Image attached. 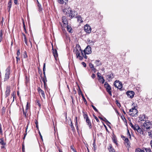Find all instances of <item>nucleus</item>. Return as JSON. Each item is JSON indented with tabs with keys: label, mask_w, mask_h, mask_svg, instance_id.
I'll list each match as a JSON object with an SVG mask.
<instances>
[{
	"label": "nucleus",
	"mask_w": 152,
	"mask_h": 152,
	"mask_svg": "<svg viewBox=\"0 0 152 152\" xmlns=\"http://www.w3.org/2000/svg\"><path fill=\"white\" fill-rule=\"evenodd\" d=\"M148 136L150 137H152V131L148 132Z\"/></svg>",
	"instance_id": "nucleus-49"
},
{
	"label": "nucleus",
	"mask_w": 152,
	"mask_h": 152,
	"mask_svg": "<svg viewBox=\"0 0 152 152\" xmlns=\"http://www.w3.org/2000/svg\"><path fill=\"white\" fill-rule=\"evenodd\" d=\"M139 129H138L137 133H138V134H143V132L142 131V129L141 128L140 126Z\"/></svg>",
	"instance_id": "nucleus-25"
},
{
	"label": "nucleus",
	"mask_w": 152,
	"mask_h": 152,
	"mask_svg": "<svg viewBox=\"0 0 152 152\" xmlns=\"http://www.w3.org/2000/svg\"><path fill=\"white\" fill-rule=\"evenodd\" d=\"M86 122L88 125L89 126V127L90 129H91L92 128V126L91 123L89 119H88L86 120Z\"/></svg>",
	"instance_id": "nucleus-21"
},
{
	"label": "nucleus",
	"mask_w": 152,
	"mask_h": 152,
	"mask_svg": "<svg viewBox=\"0 0 152 152\" xmlns=\"http://www.w3.org/2000/svg\"><path fill=\"white\" fill-rule=\"evenodd\" d=\"M71 149L74 152H77V151L73 147L72 145L70 146Z\"/></svg>",
	"instance_id": "nucleus-50"
},
{
	"label": "nucleus",
	"mask_w": 152,
	"mask_h": 152,
	"mask_svg": "<svg viewBox=\"0 0 152 152\" xmlns=\"http://www.w3.org/2000/svg\"><path fill=\"white\" fill-rule=\"evenodd\" d=\"M93 116L97 122H99V119L97 118L96 116L94 115H93Z\"/></svg>",
	"instance_id": "nucleus-54"
},
{
	"label": "nucleus",
	"mask_w": 152,
	"mask_h": 152,
	"mask_svg": "<svg viewBox=\"0 0 152 152\" xmlns=\"http://www.w3.org/2000/svg\"><path fill=\"white\" fill-rule=\"evenodd\" d=\"M91 106L93 108V109L96 112H98V111L97 109L96 108V107L93 105H91Z\"/></svg>",
	"instance_id": "nucleus-41"
},
{
	"label": "nucleus",
	"mask_w": 152,
	"mask_h": 152,
	"mask_svg": "<svg viewBox=\"0 0 152 152\" xmlns=\"http://www.w3.org/2000/svg\"><path fill=\"white\" fill-rule=\"evenodd\" d=\"M91 49V48L90 46L88 45L84 50V52L85 54H91L92 52Z\"/></svg>",
	"instance_id": "nucleus-9"
},
{
	"label": "nucleus",
	"mask_w": 152,
	"mask_h": 152,
	"mask_svg": "<svg viewBox=\"0 0 152 152\" xmlns=\"http://www.w3.org/2000/svg\"><path fill=\"white\" fill-rule=\"evenodd\" d=\"M82 64L83 65V66L84 67H86V64L84 62H82Z\"/></svg>",
	"instance_id": "nucleus-60"
},
{
	"label": "nucleus",
	"mask_w": 152,
	"mask_h": 152,
	"mask_svg": "<svg viewBox=\"0 0 152 152\" xmlns=\"http://www.w3.org/2000/svg\"><path fill=\"white\" fill-rule=\"evenodd\" d=\"M66 26L67 31L70 33H72V28L70 26L68 25H66Z\"/></svg>",
	"instance_id": "nucleus-23"
},
{
	"label": "nucleus",
	"mask_w": 152,
	"mask_h": 152,
	"mask_svg": "<svg viewBox=\"0 0 152 152\" xmlns=\"http://www.w3.org/2000/svg\"><path fill=\"white\" fill-rule=\"evenodd\" d=\"M70 125L72 129V130L73 131L75 130L74 127L72 124V122H71V124H70Z\"/></svg>",
	"instance_id": "nucleus-43"
},
{
	"label": "nucleus",
	"mask_w": 152,
	"mask_h": 152,
	"mask_svg": "<svg viewBox=\"0 0 152 152\" xmlns=\"http://www.w3.org/2000/svg\"><path fill=\"white\" fill-rule=\"evenodd\" d=\"M80 50H76L75 51V53L76 54V56L77 58H78L79 56H80Z\"/></svg>",
	"instance_id": "nucleus-29"
},
{
	"label": "nucleus",
	"mask_w": 152,
	"mask_h": 152,
	"mask_svg": "<svg viewBox=\"0 0 152 152\" xmlns=\"http://www.w3.org/2000/svg\"><path fill=\"white\" fill-rule=\"evenodd\" d=\"M82 97L83 99V100L84 101V102H85L86 104L87 103L86 100L85 98L84 95H83V94H82Z\"/></svg>",
	"instance_id": "nucleus-35"
},
{
	"label": "nucleus",
	"mask_w": 152,
	"mask_h": 152,
	"mask_svg": "<svg viewBox=\"0 0 152 152\" xmlns=\"http://www.w3.org/2000/svg\"><path fill=\"white\" fill-rule=\"evenodd\" d=\"M75 49L76 50H81L80 47L78 44L76 45Z\"/></svg>",
	"instance_id": "nucleus-30"
},
{
	"label": "nucleus",
	"mask_w": 152,
	"mask_h": 152,
	"mask_svg": "<svg viewBox=\"0 0 152 152\" xmlns=\"http://www.w3.org/2000/svg\"><path fill=\"white\" fill-rule=\"evenodd\" d=\"M0 144L1 145H6V143L4 142L3 138H0Z\"/></svg>",
	"instance_id": "nucleus-27"
},
{
	"label": "nucleus",
	"mask_w": 152,
	"mask_h": 152,
	"mask_svg": "<svg viewBox=\"0 0 152 152\" xmlns=\"http://www.w3.org/2000/svg\"><path fill=\"white\" fill-rule=\"evenodd\" d=\"M84 30L86 33H90L91 32V26L89 25L86 24L84 26Z\"/></svg>",
	"instance_id": "nucleus-10"
},
{
	"label": "nucleus",
	"mask_w": 152,
	"mask_h": 152,
	"mask_svg": "<svg viewBox=\"0 0 152 152\" xmlns=\"http://www.w3.org/2000/svg\"><path fill=\"white\" fill-rule=\"evenodd\" d=\"M83 116H84V118L86 119V120L89 119L88 117L87 114H84L83 115Z\"/></svg>",
	"instance_id": "nucleus-39"
},
{
	"label": "nucleus",
	"mask_w": 152,
	"mask_h": 152,
	"mask_svg": "<svg viewBox=\"0 0 152 152\" xmlns=\"http://www.w3.org/2000/svg\"><path fill=\"white\" fill-rule=\"evenodd\" d=\"M135 152H145V151H144V150L137 148L135 150Z\"/></svg>",
	"instance_id": "nucleus-28"
},
{
	"label": "nucleus",
	"mask_w": 152,
	"mask_h": 152,
	"mask_svg": "<svg viewBox=\"0 0 152 152\" xmlns=\"http://www.w3.org/2000/svg\"><path fill=\"white\" fill-rule=\"evenodd\" d=\"M100 74L99 72H98L97 73V76L99 78V79H98L99 80H100V79H101V78H102V77H103L101 76H100Z\"/></svg>",
	"instance_id": "nucleus-38"
},
{
	"label": "nucleus",
	"mask_w": 152,
	"mask_h": 152,
	"mask_svg": "<svg viewBox=\"0 0 152 152\" xmlns=\"http://www.w3.org/2000/svg\"><path fill=\"white\" fill-rule=\"evenodd\" d=\"M89 66L90 67L91 69L94 68V65L92 63H90L89 64Z\"/></svg>",
	"instance_id": "nucleus-45"
},
{
	"label": "nucleus",
	"mask_w": 152,
	"mask_h": 152,
	"mask_svg": "<svg viewBox=\"0 0 152 152\" xmlns=\"http://www.w3.org/2000/svg\"><path fill=\"white\" fill-rule=\"evenodd\" d=\"M144 128L147 130L150 129L151 127H152V124L150 122H145L143 124Z\"/></svg>",
	"instance_id": "nucleus-4"
},
{
	"label": "nucleus",
	"mask_w": 152,
	"mask_h": 152,
	"mask_svg": "<svg viewBox=\"0 0 152 152\" xmlns=\"http://www.w3.org/2000/svg\"><path fill=\"white\" fill-rule=\"evenodd\" d=\"M93 147H94V151H96V145L95 142V140L94 141V142H93Z\"/></svg>",
	"instance_id": "nucleus-34"
},
{
	"label": "nucleus",
	"mask_w": 152,
	"mask_h": 152,
	"mask_svg": "<svg viewBox=\"0 0 152 152\" xmlns=\"http://www.w3.org/2000/svg\"><path fill=\"white\" fill-rule=\"evenodd\" d=\"M25 151L24 145L23 144H22V151L24 152Z\"/></svg>",
	"instance_id": "nucleus-62"
},
{
	"label": "nucleus",
	"mask_w": 152,
	"mask_h": 152,
	"mask_svg": "<svg viewBox=\"0 0 152 152\" xmlns=\"http://www.w3.org/2000/svg\"><path fill=\"white\" fill-rule=\"evenodd\" d=\"M104 86L106 88L107 91L109 95L111 96V88L110 85L108 84V83L106 82L104 84Z\"/></svg>",
	"instance_id": "nucleus-3"
},
{
	"label": "nucleus",
	"mask_w": 152,
	"mask_h": 152,
	"mask_svg": "<svg viewBox=\"0 0 152 152\" xmlns=\"http://www.w3.org/2000/svg\"><path fill=\"white\" fill-rule=\"evenodd\" d=\"M40 149L41 152H44L45 151V149L43 146H40Z\"/></svg>",
	"instance_id": "nucleus-31"
},
{
	"label": "nucleus",
	"mask_w": 152,
	"mask_h": 152,
	"mask_svg": "<svg viewBox=\"0 0 152 152\" xmlns=\"http://www.w3.org/2000/svg\"><path fill=\"white\" fill-rule=\"evenodd\" d=\"M81 53H82V54L83 55V56L84 57V58L86 59L87 57L86 56V54H85H85L83 55V53L82 52V51H81Z\"/></svg>",
	"instance_id": "nucleus-58"
},
{
	"label": "nucleus",
	"mask_w": 152,
	"mask_h": 152,
	"mask_svg": "<svg viewBox=\"0 0 152 152\" xmlns=\"http://www.w3.org/2000/svg\"><path fill=\"white\" fill-rule=\"evenodd\" d=\"M69 11L68 10H67V11L69 12V15L68 16L70 18H74L75 15H77V12L74 10H72L71 8L70 7L69 8ZM67 10L66 9H64L63 10V11L64 12H66V14L67 13Z\"/></svg>",
	"instance_id": "nucleus-1"
},
{
	"label": "nucleus",
	"mask_w": 152,
	"mask_h": 152,
	"mask_svg": "<svg viewBox=\"0 0 152 152\" xmlns=\"http://www.w3.org/2000/svg\"><path fill=\"white\" fill-rule=\"evenodd\" d=\"M134 94V93L133 91H127L126 92V95L128 97L132 99L133 98Z\"/></svg>",
	"instance_id": "nucleus-11"
},
{
	"label": "nucleus",
	"mask_w": 152,
	"mask_h": 152,
	"mask_svg": "<svg viewBox=\"0 0 152 152\" xmlns=\"http://www.w3.org/2000/svg\"><path fill=\"white\" fill-rule=\"evenodd\" d=\"M91 77L93 79H94L96 77L95 75L94 74H93Z\"/></svg>",
	"instance_id": "nucleus-61"
},
{
	"label": "nucleus",
	"mask_w": 152,
	"mask_h": 152,
	"mask_svg": "<svg viewBox=\"0 0 152 152\" xmlns=\"http://www.w3.org/2000/svg\"><path fill=\"white\" fill-rule=\"evenodd\" d=\"M148 119V117H146L145 115L143 114L140 115L139 116V122L140 121H146V120Z\"/></svg>",
	"instance_id": "nucleus-7"
},
{
	"label": "nucleus",
	"mask_w": 152,
	"mask_h": 152,
	"mask_svg": "<svg viewBox=\"0 0 152 152\" xmlns=\"http://www.w3.org/2000/svg\"><path fill=\"white\" fill-rule=\"evenodd\" d=\"M37 90L39 93L40 94V92L43 91V90L40 88V87H38Z\"/></svg>",
	"instance_id": "nucleus-55"
},
{
	"label": "nucleus",
	"mask_w": 152,
	"mask_h": 152,
	"mask_svg": "<svg viewBox=\"0 0 152 152\" xmlns=\"http://www.w3.org/2000/svg\"><path fill=\"white\" fill-rule=\"evenodd\" d=\"M62 22L63 23L64 25H67L68 24V21L65 16H64L62 17Z\"/></svg>",
	"instance_id": "nucleus-17"
},
{
	"label": "nucleus",
	"mask_w": 152,
	"mask_h": 152,
	"mask_svg": "<svg viewBox=\"0 0 152 152\" xmlns=\"http://www.w3.org/2000/svg\"><path fill=\"white\" fill-rule=\"evenodd\" d=\"M52 50H53V55L56 60H57L58 57L57 51L56 49L54 50L53 48H52Z\"/></svg>",
	"instance_id": "nucleus-13"
},
{
	"label": "nucleus",
	"mask_w": 152,
	"mask_h": 152,
	"mask_svg": "<svg viewBox=\"0 0 152 152\" xmlns=\"http://www.w3.org/2000/svg\"><path fill=\"white\" fill-rule=\"evenodd\" d=\"M23 115L25 116V117L26 118L27 116L28 115V114L26 115V112L23 109Z\"/></svg>",
	"instance_id": "nucleus-42"
},
{
	"label": "nucleus",
	"mask_w": 152,
	"mask_h": 152,
	"mask_svg": "<svg viewBox=\"0 0 152 152\" xmlns=\"http://www.w3.org/2000/svg\"><path fill=\"white\" fill-rule=\"evenodd\" d=\"M12 6V0H10L9 1L7 4V10L8 12L10 11V8H11Z\"/></svg>",
	"instance_id": "nucleus-16"
},
{
	"label": "nucleus",
	"mask_w": 152,
	"mask_h": 152,
	"mask_svg": "<svg viewBox=\"0 0 152 152\" xmlns=\"http://www.w3.org/2000/svg\"><path fill=\"white\" fill-rule=\"evenodd\" d=\"M113 74L112 73L110 75H108L107 76L108 79H113L114 77L113 76Z\"/></svg>",
	"instance_id": "nucleus-33"
},
{
	"label": "nucleus",
	"mask_w": 152,
	"mask_h": 152,
	"mask_svg": "<svg viewBox=\"0 0 152 152\" xmlns=\"http://www.w3.org/2000/svg\"><path fill=\"white\" fill-rule=\"evenodd\" d=\"M127 134L128 136H129V138L131 139V135H130V133L129 132V131L128 129H127Z\"/></svg>",
	"instance_id": "nucleus-46"
},
{
	"label": "nucleus",
	"mask_w": 152,
	"mask_h": 152,
	"mask_svg": "<svg viewBox=\"0 0 152 152\" xmlns=\"http://www.w3.org/2000/svg\"><path fill=\"white\" fill-rule=\"evenodd\" d=\"M2 114H3L5 113V109L4 107H3L2 108Z\"/></svg>",
	"instance_id": "nucleus-53"
},
{
	"label": "nucleus",
	"mask_w": 152,
	"mask_h": 152,
	"mask_svg": "<svg viewBox=\"0 0 152 152\" xmlns=\"http://www.w3.org/2000/svg\"><path fill=\"white\" fill-rule=\"evenodd\" d=\"M43 73L44 75V77L45 78V80H46V81H47L46 77L45 75V63H44L43 64Z\"/></svg>",
	"instance_id": "nucleus-18"
},
{
	"label": "nucleus",
	"mask_w": 152,
	"mask_h": 152,
	"mask_svg": "<svg viewBox=\"0 0 152 152\" xmlns=\"http://www.w3.org/2000/svg\"><path fill=\"white\" fill-rule=\"evenodd\" d=\"M136 112V114H134L133 113H132L130 114V115L132 116H135L136 117L137 116V113H138V111L137 110L135 109V107L132 108L130 109L129 110V112Z\"/></svg>",
	"instance_id": "nucleus-8"
},
{
	"label": "nucleus",
	"mask_w": 152,
	"mask_h": 152,
	"mask_svg": "<svg viewBox=\"0 0 152 152\" xmlns=\"http://www.w3.org/2000/svg\"><path fill=\"white\" fill-rule=\"evenodd\" d=\"M76 17L77 18V21L79 23H83V21L82 18L80 16H78Z\"/></svg>",
	"instance_id": "nucleus-19"
},
{
	"label": "nucleus",
	"mask_w": 152,
	"mask_h": 152,
	"mask_svg": "<svg viewBox=\"0 0 152 152\" xmlns=\"http://www.w3.org/2000/svg\"><path fill=\"white\" fill-rule=\"evenodd\" d=\"M114 85L115 87L120 90L121 89L122 87V84L121 82L118 80H116L115 81L114 83Z\"/></svg>",
	"instance_id": "nucleus-2"
},
{
	"label": "nucleus",
	"mask_w": 152,
	"mask_h": 152,
	"mask_svg": "<svg viewBox=\"0 0 152 152\" xmlns=\"http://www.w3.org/2000/svg\"><path fill=\"white\" fill-rule=\"evenodd\" d=\"M42 81H43V82L44 83L45 85V82L46 81V80L45 79V77H43L42 79Z\"/></svg>",
	"instance_id": "nucleus-56"
},
{
	"label": "nucleus",
	"mask_w": 152,
	"mask_h": 152,
	"mask_svg": "<svg viewBox=\"0 0 152 152\" xmlns=\"http://www.w3.org/2000/svg\"><path fill=\"white\" fill-rule=\"evenodd\" d=\"M37 5L38 7V9L39 11L40 12H42V7L41 5L39 3V4H37Z\"/></svg>",
	"instance_id": "nucleus-24"
},
{
	"label": "nucleus",
	"mask_w": 152,
	"mask_h": 152,
	"mask_svg": "<svg viewBox=\"0 0 152 152\" xmlns=\"http://www.w3.org/2000/svg\"><path fill=\"white\" fill-rule=\"evenodd\" d=\"M95 64L97 66L101 65L102 64L101 62L99 60H97L95 61Z\"/></svg>",
	"instance_id": "nucleus-20"
},
{
	"label": "nucleus",
	"mask_w": 152,
	"mask_h": 152,
	"mask_svg": "<svg viewBox=\"0 0 152 152\" xmlns=\"http://www.w3.org/2000/svg\"><path fill=\"white\" fill-rule=\"evenodd\" d=\"M36 104L37 105H38L39 107H40L41 104H40L39 101L38 100H36Z\"/></svg>",
	"instance_id": "nucleus-40"
},
{
	"label": "nucleus",
	"mask_w": 152,
	"mask_h": 152,
	"mask_svg": "<svg viewBox=\"0 0 152 152\" xmlns=\"http://www.w3.org/2000/svg\"><path fill=\"white\" fill-rule=\"evenodd\" d=\"M35 123L36 124V127L37 129L38 130L39 129V127H38V121H37L36 120V122H35Z\"/></svg>",
	"instance_id": "nucleus-44"
},
{
	"label": "nucleus",
	"mask_w": 152,
	"mask_h": 152,
	"mask_svg": "<svg viewBox=\"0 0 152 152\" xmlns=\"http://www.w3.org/2000/svg\"><path fill=\"white\" fill-rule=\"evenodd\" d=\"M144 151L145 152H151V151L150 148H147L144 150Z\"/></svg>",
	"instance_id": "nucleus-37"
},
{
	"label": "nucleus",
	"mask_w": 152,
	"mask_h": 152,
	"mask_svg": "<svg viewBox=\"0 0 152 152\" xmlns=\"http://www.w3.org/2000/svg\"><path fill=\"white\" fill-rule=\"evenodd\" d=\"M6 91H5V97H7L9 96L10 94V87L9 86H7L6 87Z\"/></svg>",
	"instance_id": "nucleus-12"
},
{
	"label": "nucleus",
	"mask_w": 152,
	"mask_h": 152,
	"mask_svg": "<svg viewBox=\"0 0 152 152\" xmlns=\"http://www.w3.org/2000/svg\"><path fill=\"white\" fill-rule=\"evenodd\" d=\"M108 149L110 152H115L114 149L112 148L111 146H109V147L108 148Z\"/></svg>",
	"instance_id": "nucleus-32"
},
{
	"label": "nucleus",
	"mask_w": 152,
	"mask_h": 152,
	"mask_svg": "<svg viewBox=\"0 0 152 152\" xmlns=\"http://www.w3.org/2000/svg\"><path fill=\"white\" fill-rule=\"evenodd\" d=\"M0 134H2V130L1 127V124L0 123Z\"/></svg>",
	"instance_id": "nucleus-51"
},
{
	"label": "nucleus",
	"mask_w": 152,
	"mask_h": 152,
	"mask_svg": "<svg viewBox=\"0 0 152 152\" xmlns=\"http://www.w3.org/2000/svg\"><path fill=\"white\" fill-rule=\"evenodd\" d=\"M130 125L131 128L134 129L136 133L137 134V132L139 128V125L136 124L133 125L131 123H130Z\"/></svg>",
	"instance_id": "nucleus-6"
},
{
	"label": "nucleus",
	"mask_w": 152,
	"mask_h": 152,
	"mask_svg": "<svg viewBox=\"0 0 152 152\" xmlns=\"http://www.w3.org/2000/svg\"><path fill=\"white\" fill-rule=\"evenodd\" d=\"M10 67H8L6 70L4 81L7 80L9 78V75L10 74Z\"/></svg>",
	"instance_id": "nucleus-5"
},
{
	"label": "nucleus",
	"mask_w": 152,
	"mask_h": 152,
	"mask_svg": "<svg viewBox=\"0 0 152 152\" xmlns=\"http://www.w3.org/2000/svg\"><path fill=\"white\" fill-rule=\"evenodd\" d=\"M79 59L80 60H81L83 59V57L81 56L80 55V56H79Z\"/></svg>",
	"instance_id": "nucleus-64"
},
{
	"label": "nucleus",
	"mask_w": 152,
	"mask_h": 152,
	"mask_svg": "<svg viewBox=\"0 0 152 152\" xmlns=\"http://www.w3.org/2000/svg\"><path fill=\"white\" fill-rule=\"evenodd\" d=\"M77 117H75V125L76 124H77Z\"/></svg>",
	"instance_id": "nucleus-52"
},
{
	"label": "nucleus",
	"mask_w": 152,
	"mask_h": 152,
	"mask_svg": "<svg viewBox=\"0 0 152 152\" xmlns=\"http://www.w3.org/2000/svg\"><path fill=\"white\" fill-rule=\"evenodd\" d=\"M17 54V56H19L20 55V50L19 49L18 50Z\"/></svg>",
	"instance_id": "nucleus-59"
},
{
	"label": "nucleus",
	"mask_w": 152,
	"mask_h": 152,
	"mask_svg": "<svg viewBox=\"0 0 152 152\" xmlns=\"http://www.w3.org/2000/svg\"><path fill=\"white\" fill-rule=\"evenodd\" d=\"M23 57L24 58H26L27 57V56L26 51L24 52V53L23 54Z\"/></svg>",
	"instance_id": "nucleus-47"
},
{
	"label": "nucleus",
	"mask_w": 152,
	"mask_h": 152,
	"mask_svg": "<svg viewBox=\"0 0 152 152\" xmlns=\"http://www.w3.org/2000/svg\"><path fill=\"white\" fill-rule=\"evenodd\" d=\"M40 93L41 94V95L43 97L44 99H45V96L44 91H42Z\"/></svg>",
	"instance_id": "nucleus-36"
},
{
	"label": "nucleus",
	"mask_w": 152,
	"mask_h": 152,
	"mask_svg": "<svg viewBox=\"0 0 152 152\" xmlns=\"http://www.w3.org/2000/svg\"><path fill=\"white\" fill-rule=\"evenodd\" d=\"M28 109V102H27L26 105V110H27Z\"/></svg>",
	"instance_id": "nucleus-63"
},
{
	"label": "nucleus",
	"mask_w": 152,
	"mask_h": 152,
	"mask_svg": "<svg viewBox=\"0 0 152 152\" xmlns=\"http://www.w3.org/2000/svg\"><path fill=\"white\" fill-rule=\"evenodd\" d=\"M99 118L102 120L104 121L105 123H107L109 124H111L105 118H102L100 117H99Z\"/></svg>",
	"instance_id": "nucleus-26"
},
{
	"label": "nucleus",
	"mask_w": 152,
	"mask_h": 152,
	"mask_svg": "<svg viewBox=\"0 0 152 152\" xmlns=\"http://www.w3.org/2000/svg\"><path fill=\"white\" fill-rule=\"evenodd\" d=\"M68 0H58V1L59 3L61 4H63L64 2L66 4V2H67Z\"/></svg>",
	"instance_id": "nucleus-22"
},
{
	"label": "nucleus",
	"mask_w": 152,
	"mask_h": 152,
	"mask_svg": "<svg viewBox=\"0 0 152 152\" xmlns=\"http://www.w3.org/2000/svg\"><path fill=\"white\" fill-rule=\"evenodd\" d=\"M100 82H102V83H103L105 81L103 77L102 78H101L100 80H99Z\"/></svg>",
	"instance_id": "nucleus-48"
},
{
	"label": "nucleus",
	"mask_w": 152,
	"mask_h": 152,
	"mask_svg": "<svg viewBox=\"0 0 152 152\" xmlns=\"http://www.w3.org/2000/svg\"><path fill=\"white\" fill-rule=\"evenodd\" d=\"M87 41L88 42L89 44L92 45L94 44L95 41L93 39H88L87 40Z\"/></svg>",
	"instance_id": "nucleus-15"
},
{
	"label": "nucleus",
	"mask_w": 152,
	"mask_h": 152,
	"mask_svg": "<svg viewBox=\"0 0 152 152\" xmlns=\"http://www.w3.org/2000/svg\"><path fill=\"white\" fill-rule=\"evenodd\" d=\"M113 142L115 143V144H117V140L115 138V137H113Z\"/></svg>",
	"instance_id": "nucleus-57"
},
{
	"label": "nucleus",
	"mask_w": 152,
	"mask_h": 152,
	"mask_svg": "<svg viewBox=\"0 0 152 152\" xmlns=\"http://www.w3.org/2000/svg\"><path fill=\"white\" fill-rule=\"evenodd\" d=\"M121 137H123L124 139V140L125 142V143H126L127 144V146L129 147H130V142H129V141L128 139L124 136L122 137V136H121Z\"/></svg>",
	"instance_id": "nucleus-14"
}]
</instances>
